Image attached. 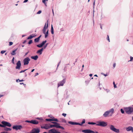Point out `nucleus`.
<instances>
[{"label": "nucleus", "instance_id": "nucleus-1", "mask_svg": "<svg viewBox=\"0 0 133 133\" xmlns=\"http://www.w3.org/2000/svg\"><path fill=\"white\" fill-rule=\"evenodd\" d=\"M97 126H101L102 127H105L107 125V123L103 121H98L96 122Z\"/></svg>", "mask_w": 133, "mask_h": 133}, {"label": "nucleus", "instance_id": "nucleus-2", "mask_svg": "<svg viewBox=\"0 0 133 133\" xmlns=\"http://www.w3.org/2000/svg\"><path fill=\"white\" fill-rule=\"evenodd\" d=\"M126 113L129 115L131 114L133 112V108L131 107H126L124 108Z\"/></svg>", "mask_w": 133, "mask_h": 133}, {"label": "nucleus", "instance_id": "nucleus-3", "mask_svg": "<svg viewBox=\"0 0 133 133\" xmlns=\"http://www.w3.org/2000/svg\"><path fill=\"white\" fill-rule=\"evenodd\" d=\"M110 128L111 130L116 133H118L119 132V129L115 128L113 125H110Z\"/></svg>", "mask_w": 133, "mask_h": 133}, {"label": "nucleus", "instance_id": "nucleus-4", "mask_svg": "<svg viewBox=\"0 0 133 133\" xmlns=\"http://www.w3.org/2000/svg\"><path fill=\"white\" fill-rule=\"evenodd\" d=\"M23 128L20 125H15L13 126L12 128L13 129L17 130H21Z\"/></svg>", "mask_w": 133, "mask_h": 133}, {"label": "nucleus", "instance_id": "nucleus-5", "mask_svg": "<svg viewBox=\"0 0 133 133\" xmlns=\"http://www.w3.org/2000/svg\"><path fill=\"white\" fill-rule=\"evenodd\" d=\"M30 61V59L29 57H26L23 60V63L24 65L28 64Z\"/></svg>", "mask_w": 133, "mask_h": 133}, {"label": "nucleus", "instance_id": "nucleus-6", "mask_svg": "<svg viewBox=\"0 0 133 133\" xmlns=\"http://www.w3.org/2000/svg\"><path fill=\"white\" fill-rule=\"evenodd\" d=\"M40 131V130L38 128H34L32 130L31 132L28 133H39Z\"/></svg>", "mask_w": 133, "mask_h": 133}, {"label": "nucleus", "instance_id": "nucleus-7", "mask_svg": "<svg viewBox=\"0 0 133 133\" xmlns=\"http://www.w3.org/2000/svg\"><path fill=\"white\" fill-rule=\"evenodd\" d=\"M65 82V79H63L62 81H60L58 84V86L59 87L60 86H63Z\"/></svg>", "mask_w": 133, "mask_h": 133}, {"label": "nucleus", "instance_id": "nucleus-8", "mask_svg": "<svg viewBox=\"0 0 133 133\" xmlns=\"http://www.w3.org/2000/svg\"><path fill=\"white\" fill-rule=\"evenodd\" d=\"M82 131L84 133H95V132L89 129L83 130Z\"/></svg>", "mask_w": 133, "mask_h": 133}, {"label": "nucleus", "instance_id": "nucleus-9", "mask_svg": "<svg viewBox=\"0 0 133 133\" xmlns=\"http://www.w3.org/2000/svg\"><path fill=\"white\" fill-rule=\"evenodd\" d=\"M49 133H61L60 132L57 131L54 129H50L49 131Z\"/></svg>", "mask_w": 133, "mask_h": 133}, {"label": "nucleus", "instance_id": "nucleus-10", "mask_svg": "<svg viewBox=\"0 0 133 133\" xmlns=\"http://www.w3.org/2000/svg\"><path fill=\"white\" fill-rule=\"evenodd\" d=\"M47 22H48V21H47ZM46 23H45V24L44 26L43 29V30H42L43 32V33H45V32H46V29H48V22H47V25H46Z\"/></svg>", "mask_w": 133, "mask_h": 133}, {"label": "nucleus", "instance_id": "nucleus-11", "mask_svg": "<svg viewBox=\"0 0 133 133\" xmlns=\"http://www.w3.org/2000/svg\"><path fill=\"white\" fill-rule=\"evenodd\" d=\"M16 65L17 66L16 67V69H19L21 65V62L20 61H18L16 64Z\"/></svg>", "mask_w": 133, "mask_h": 133}, {"label": "nucleus", "instance_id": "nucleus-12", "mask_svg": "<svg viewBox=\"0 0 133 133\" xmlns=\"http://www.w3.org/2000/svg\"><path fill=\"white\" fill-rule=\"evenodd\" d=\"M1 123L2 124H1V127H5L6 126V122L2 121Z\"/></svg>", "mask_w": 133, "mask_h": 133}, {"label": "nucleus", "instance_id": "nucleus-13", "mask_svg": "<svg viewBox=\"0 0 133 133\" xmlns=\"http://www.w3.org/2000/svg\"><path fill=\"white\" fill-rule=\"evenodd\" d=\"M126 130L128 131H133V128L129 126L126 128Z\"/></svg>", "mask_w": 133, "mask_h": 133}, {"label": "nucleus", "instance_id": "nucleus-14", "mask_svg": "<svg viewBox=\"0 0 133 133\" xmlns=\"http://www.w3.org/2000/svg\"><path fill=\"white\" fill-rule=\"evenodd\" d=\"M38 122L35 120H31V123L34 124H37L38 123Z\"/></svg>", "mask_w": 133, "mask_h": 133}, {"label": "nucleus", "instance_id": "nucleus-15", "mask_svg": "<svg viewBox=\"0 0 133 133\" xmlns=\"http://www.w3.org/2000/svg\"><path fill=\"white\" fill-rule=\"evenodd\" d=\"M43 50V48H42L38 50L37 52V53L39 54L40 55H41L42 54V52Z\"/></svg>", "mask_w": 133, "mask_h": 133}, {"label": "nucleus", "instance_id": "nucleus-16", "mask_svg": "<svg viewBox=\"0 0 133 133\" xmlns=\"http://www.w3.org/2000/svg\"><path fill=\"white\" fill-rule=\"evenodd\" d=\"M35 36L36 35L35 34H32V35H30L28 37L27 39H32L33 37H35Z\"/></svg>", "mask_w": 133, "mask_h": 133}, {"label": "nucleus", "instance_id": "nucleus-17", "mask_svg": "<svg viewBox=\"0 0 133 133\" xmlns=\"http://www.w3.org/2000/svg\"><path fill=\"white\" fill-rule=\"evenodd\" d=\"M66 120L63 118H61L59 120V122H63V123H66Z\"/></svg>", "mask_w": 133, "mask_h": 133}, {"label": "nucleus", "instance_id": "nucleus-18", "mask_svg": "<svg viewBox=\"0 0 133 133\" xmlns=\"http://www.w3.org/2000/svg\"><path fill=\"white\" fill-rule=\"evenodd\" d=\"M108 111L109 114L111 113L112 114L114 113V110L113 108H112L110 109L109 110H108Z\"/></svg>", "mask_w": 133, "mask_h": 133}, {"label": "nucleus", "instance_id": "nucleus-19", "mask_svg": "<svg viewBox=\"0 0 133 133\" xmlns=\"http://www.w3.org/2000/svg\"><path fill=\"white\" fill-rule=\"evenodd\" d=\"M31 58L32 59H34V60H36L38 58V56L37 55H36L34 56H32L31 57Z\"/></svg>", "mask_w": 133, "mask_h": 133}, {"label": "nucleus", "instance_id": "nucleus-20", "mask_svg": "<svg viewBox=\"0 0 133 133\" xmlns=\"http://www.w3.org/2000/svg\"><path fill=\"white\" fill-rule=\"evenodd\" d=\"M109 113L108 111H105L103 114V116L105 117H107L108 116V115L109 114Z\"/></svg>", "mask_w": 133, "mask_h": 133}, {"label": "nucleus", "instance_id": "nucleus-21", "mask_svg": "<svg viewBox=\"0 0 133 133\" xmlns=\"http://www.w3.org/2000/svg\"><path fill=\"white\" fill-rule=\"evenodd\" d=\"M41 36H42L41 35H40L38 37V38H35L34 40L35 42H38L39 41V39H40V38L41 37Z\"/></svg>", "mask_w": 133, "mask_h": 133}, {"label": "nucleus", "instance_id": "nucleus-22", "mask_svg": "<svg viewBox=\"0 0 133 133\" xmlns=\"http://www.w3.org/2000/svg\"><path fill=\"white\" fill-rule=\"evenodd\" d=\"M45 34V38H46L48 36V30L45 33H44Z\"/></svg>", "mask_w": 133, "mask_h": 133}, {"label": "nucleus", "instance_id": "nucleus-23", "mask_svg": "<svg viewBox=\"0 0 133 133\" xmlns=\"http://www.w3.org/2000/svg\"><path fill=\"white\" fill-rule=\"evenodd\" d=\"M17 49H15V50H13L12 52L11 53V54L12 55H16V53H15L16 51L17 50Z\"/></svg>", "mask_w": 133, "mask_h": 133}, {"label": "nucleus", "instance_id": "nucleus-24", "mask_svg": "<svg viewBox=\"0 0 133 133\" xmlns=\"http://www.w3.org/2000/svg\"><path fill=\"white\" fill-rule=\"evenodd\" d=\"M48 0H42V2L45 4V6H47V3L46 2H47Z\"/></svg>", "mask_w": 133, "mask_h": 133}, {"label": "nucleus", "instance_id": "nucleus-25", "mask_svg": "<svg viewBox=\"0 0 133 133\" xmlns=\"http://www.w3.org/2000/svg\"><path fill=\"white\" fill-rule=\"evenodd\" d=\"M70 124H71L74 125H76V122H72L71 121H69L68 122Z\"/></svg>", "mask_w": 133, "mask_h": 133}, {"label": "nucleus", "instance_id": "nucleus-26", "mask_svg": "<svg viewBox=\"0 0 133 133\" xmlns=\"http://www.w3.org/2000/svg\"><path fill=\"white\" fill-rule=\"evenodd\" d=\"M4 130H5L8 131H10L11 130V129L10 128H8L6 127H5L4 128Z\"/></svg>", "mask_w": 133, "mask_h": 133}, {"label": "nucleus", "instance_id": "nucleus-27", "mask_svg": "<svg viewBox=\"0 0 133 133\" xmlns=\"http://www.w3.org/2000/svg\"><path fill=\"white\" fill-rule=\"evenodd\" d=\"M60 124L59 123H58V124H55V127L57 128H59L60 126L59 125Z\"/></svg>", "mask_w": 133, "mask_h": 133}, {"label": "nucleus", "instance_id": "nucleus-28", "mask_svg": "<svg viewBox=\"0 0 133 133\" xmlns=\"http://www.w3.org/2000/svg\"><path fill=\"white\" fill-rule=\"evenodd\" d=\"M11 124L9 122H6V126L11 127Z\"/></svg>", "mask_w": 133, "mask_h": 133}, {"label": "nucleus", "instance_id": "nucleus-29", "mask_svg": "<svg viewBox=\"0 0 133 133\" xmlns=\"http://www.w3.org/2000/svg\"><path fill=\"white\" fill-rule=\"evenodd\" d=\"M51 34H54V29H53V28L52 25H51Z\"/></svg>", "mask_w": 133, "mask_h": 133}, {"label": "nucleus", "instance_id": "nucleus-30", "mask_svg": "<svg viewBox=\"0 0 133 133\" xmlns=\"http://www.w3.org/2000/svg\"><path fill=\"white\" fill-rule=\"evenodd\" d=\"M44 128L46 129H47L50 128V127L48 126L47 125H45V126L44 127Z\"/></svg>", "mask_w": 133, "mask_h": 133}, {"label": "nucleus", "instance_id": "nucleus-31", "mask_svg": "<svg viewBox=\"0 0 133 133\" xmlns=\"http://www.w3.org/2000/svg\"><path fill=\"white\" fill-rule=\"evenodd\" d=\"M88 124H92V125H94V124H97L96 123H94V122H89L88 123Z\"/></svg>", "mask_w": 133, "mask_h": 133}, {"label": "nucleus", "instance_id": "nucleus-32", "mask_svg": "<svg viewBox=\"0 0 133 133\" xmlns=\"http://www.w3.org/2000/svg\"><path fill=\"white\" fill-rule=\"evenodd\" d=\"M46 40L44 41H43L41 44V45H42L43 46V45L44 44L46 43Z\"/></svg>", "mask_w": 133, "mask_h": 133}, {"label": "nucleus", "instance_id": "nucleus-33", "mask_svg": "<svg viewBox=\"0 0 133 133\" xmlns=\"http://www.w3.org/2000/svg\"><path fill=\"white\" fill-rule=\"evenodd\" d=\"M37 46L39 48H41L43 46L42 45H41V44H40L38 45H37Z\"/></svg>", "mask_w": 133, "mask_h": 133}, {"label": "nucleus", "instance_id": "nucleus-34", "mask_svg": "<svg viewBox=\"0 0 133 133\" xmlns=\"http://www.w3.org/2000/svg\"><path fill=\"white\" fill-rule=\"evenodd\" d=\"M52 121H55L59 122V120H58L57 119H54V118L52 119Z\"/></svg>", "mask_w": 133, "mask_h": 133}, {"label": "nucleus", "instance_id": "nucleus-35", "mask_svg": "<svg viewBox=\"0 0 133 133\" xmlns=\"http://www.w3.org/2000/svg\"><path fill=\"white\" fill-rule=\"evenodd\" d=\"M49 127H50V128H52L53 127H55V124H53V125H52V124L50 125L49 126Z\"/></svg>", "mask_w": 133, "mask_h": 133}, {"label": "nucleus", "instance_id": "nucleus-36", "mask_svg": "<svg viewBox=\"0 0 133 133\" xmlns=\"http://www.w3.org/2000/svg\"><path fill=\"white\" fill-rule=\"evenodd\" d=\"M46 120L48 121H52V119H46Z\"/></svg>", "mask_w": 133, "mask_h": 133}, {"label": "nucleus", "instance_id": "nucleus-37", "mask_svg": "<svg viewBox=\"0 0 133 133\" xmlns=\"http://www.w3.org/2000/svg\"><path fill=\"white\" fill-rule=\"evenodd\" d=\"M120 111H121V112L122 114H123L124 113V111L123 110V109H121Z\"/></svg>", "mask_w": 133, "mask_h": 133}, {"label": "nucleus", "instance_id": "nucleus-38", "mask_svg": "<svg viewBox=\"0 0 133 133\" xmlns=\"http://www.w3.org/2000/svg\"><path fill=\"white\" fill-rule=\"evenodd\" d=\"M105 91L107 92H109L110 91V90L108 89H104Z\"/></svg>", "mask_w": 133, "mask_h": 133}, {"label": "nucleus", "instance_id": "nucleus-39", "mask_svg": "<svg viewBox=\"0 0 133 133\" xmlns=\"http://www.w3.org/2000/svg\"><path fill=\"white\" fill-rule=\"evenodd\" d=\"M6 52V51L2 50L1 52V53L3 54L4 53Z\"/></svg>", "mask_w": 133, "mask_h": 133}, {"label": "nucleus", "instance_id": "nucleus-40", "mask_svg": "<svg viewBox=\"0 0 133 133\" xmlns=\"http://www.w3.org/2000/svg\"><path fill=\"white\" fill-rule=\"evenodd\" d=\"M48 44V43H47L44 46V47L43 48V49H45L46 47Z\"/></svg>", "mask_w": 133, "mask_h": 133}, {"label": "nucleus", "instance_id": "nucleus-41", "mask_svg": "<svg viewBox=\"0 0 133 133\" xmlns=\"http://www.w3.org/2000/svg\"><path fill=\"white\" fill-rule=\"evenodd\" d=\"M113 84H114V88H117V86H116V85L114 82H113Z\"/></svg>", "mask_w": 133, "mask_h": 133}, {"label": "nucleus", "instance_id": "nucleus-42", "mask_svg": "<svg viewBox=\"0 0 133 133\" xmlns=\"http://www.w3.org/2000/svg\"><path fill=\"white\" fill-rule=\"evenodd\" d=\"M27 70V69L25 70H22L21 71H20L19 72V73H22V72H24L25 71Z\"/></svg>", "mask_w": 133, "mask_h": 133}, {"label": "nucleus", "instance_id": "nucleus-43", "mask_svg": "<svg viewBox=\"0 0 133 133\" xmlns=\"http://www.w3.org/2000/svg\"><path fill=\"white\" fill-rule=\"evenodd\" d=\"M32 43V40H30L29 41V42L28 44H30Z\"/></svg>", "mask_w": 133, "mask_h": 133}, {"label": "nucleus", "instance_id": "nucleus-44", "mask_svg": "<svg viewBox=\"0 0 133 133\" xmlns=\"http://www.w3.org/2000/svg\"><path fill=\"white\" fill-rule=\"evenodd\" d=\"M83 124H82V123H79L76 122V125H82Z\"/></svg>", "mask_w": 133, "mask_h": 133}, {"label": "nucleus", "instance_id": "nucleus-45", "mask_svg": "<svg viewBox=\"0 0 133 133\" xmlns=\"http://www.w3.org/2000/svg\"><path fill=\"white\" fill-rule=\"evenodd\" d=\"M48 116L50 117V118H51L52 119H53V118H54V117L51 115H49Z\"/></svg>", "mask_w": 133, "mask_h": 133}, {"label": "nucleus", "instance_id": "nucleus-46", "mask_svg": "<svg viewBox=\"0 0 133 133\" xmlns=\"http://www.w3.org/2000/svg\"><path fill=\"white\" fill-rule=\"evenodd\" d=\"M41 12L42 11L41 10H39L37 12V14H39L41 13Z\"/></svg>", "mask_w": 133, "mask_h": 133}, {"label": "nucleus", "instance_id": "nucleus-47", "mask_svg": "<svg viewBox=\"0 0 133 133\" xmlns=\"http://www.w3.org/2000/svg\"><path fill=\"white\" fill-rule=\"evenodd\" d=\"M9 45L10 46H11L12 45L13 43L12 42H9Z\"/></svg>", "mask_w": 133, "mask_h": 133}, {"label": "nucleus", "instance_id": "nucleus-48", "mask_svg": "<svg viewBox=\"0 0 133 133\" xmlns=\"http://www.w3.org/2000/svg\"><path fill=\"white\" fill-rule=\"evenodd\" d=\"M25 122L31 123V121L26 120V121H25Z\"/></svg>", "mask_w": 133, "mask_h": 133}, {"label": "nucleus", "instance_id": "nucleus-49", "mask_svg": "<svg viewBox=\"0 0 133 133\" xmlns=\"http://www.w3.org/2000/svg\"><path fill=\"white\" fill-rule=\"evenodd\" d=\"M85 119H83V120L82 122V124H83L84 123H85Z\"/></svg>", "mask_w": 133, "mask_h": 133}, {"label": "nucleus", "instance_id": "nucleus-50", "mask_svg": "<svg viewBox=\"0 0 133 133\" xmlns=\"http://www.w3.org/2000/svg\"><path fill=\"white\" fill-rule=\"evenodd\" d=\"M107 40L109 42H110L109 37L108 35H107Z\"/></svg>", "mask_w": 133, "mask_h": 133}, {"label": "nucleus", "instance_id": "nucleus-51", "mask_svg": "<svg viewBox=\"0 0 133 133\" xmlns=\"http://www.w3.org/2000/svg\"><path fill=\"white\" fill-rule=\"evenodd\" d=\"M14 57H13L12 59V63L14 64Z\"/></svg>", "mask_w": 133, "mask_h": 133}, {"label": "nucleus", "instance_id": "nucleus-52", "mask_svg": "<svg viewBox=\"0 0 133 133\" xmlns=\"http://www.w3.org/2000/svg\"><path fill=\"white\" fill-rule=\"evenodd\" d=\"M66 114L63 113L62 114V115L64 117H65L66 116Z\"/></svg>", "mask_w": 133, "mask_h": 133}, {"label": "nucleus", "instance_id": "nucleus-53", "mask_svg": "<svg viewBox=\"0 0 133 133\" xmlns=\"http://www.w3.org/2000/svg\"><path fill=\"white\" fill-rule=\"evenodd\" d=\"M59 128H61L63 130L64 129V128L63 127H61V126H60Z\"/></svg>", "mask_w": 133, "mask_h": 133}, {"label": "nucleus", "instance_id": "nucleus-54", "mask_svg": "<svg viewBox=\"0 0 133 133\" xmlns=\"http://www.w3.org/2000/svg\"><path fill=\"white\" fill-rule=\"evenodd\" d=\"M116 66V63H114L113 64V67L114 68Z\"/></svg>", "mask_w": 133, "mask_h": 133}, {"label": "nucleus", "instance_id": "nucleus-55", "mask_svg": "<svg viewBox=\"0 0 133 133\" xmlns=\"http://www.w3.org/2000/svg\"><path fill=\"white\" fill-rule=\"evenodd\" d=\"M130 58V61H131L133 59V57H131Z\"/></svg>", "mask_w": 133, "mask_h": 133}, {"label": "nucleus", "instance_id": "nucleus-56", "mask_svg": "<svg viewBox=\"0 0 133 133\" xmlns=\"http://www.w3.org/2000/svg\"><path fill=\"white\" fill-rule=\"evenodd\" d=\"M52 123L54 124H58V123L56 122H52Z\"/></svg>", "mask_w": 133, "mask_h": 133}, {"label": "nucleus", "instance_id": "nucleus-57", "mask_svg": "<svg viewBox=\"0 0 133 133\" xmlns=\"http://www.w3.org/2000/svg\"><path fill=\"white\" fill-rule=\"evenodd\" d=\"M61 63V61H60L58 63V64L57 66V68L58 67L59 65H60Z\"/></svg>", "mask_w": 133, "mask_h": 133}, {"label": "nucleus", "instance_id": "nucleus-58", "mask_svg": "<svg viewBox=\"0 0 133 133\" xmlns=\"http://www.w3.org/2000/svg\"><path fill=\"white\" fill-rule=\"evenodd\" d=\"M28 0H24V1L23 2L24 3H26L28 2Z\"/></svg>", "mask_w": 133, "mask_h": 133}, {"label": "nucleus", "instance_id": "nucleus-59", "mask_svg": "<svg viewBox=\"0 0 133 133\" xmlns=\"http://www.w3.org/2000/svg\"><path fill=\"white\" fill-rule=\"evenodd\" d=\"M38 75V73H35V76Z\"/></svg>", "mask_w": 133, "mask_h": 133}, {"label": "nucleus", "instance_id": "nucleus-60", "mask_svg": "<svg viewBox=\"0 0 133 133\" xmlns=\"http://www.w3.org/2000/svg\"><path fill=\"white\" fill-rule=\"evenodd\" d=\"M95 0L93 3V5H94V6L95 5Z\"/></svg>", "mask_w": 133, "mask_h": 133}, {"label": "nucleus", "instance_id": "nucleus-61", "mask_svg": "<svg viewBox=\"0 0 133 133\" xmlns=\"http://www.w3.org/2000/svg\"><path fill=\"white\" fill-rule=\"evenodd\" d=\"M26 42V40H24L23 42V44H24L25 43V42Z\"/></svg>", "mask_w": 133, "mask_h": 133}, {"label": "nucleus", "instance_id": "nucleus-62", "mask_svg": "<svg viewBox=\"0 0 133 133\" xmlns=\"http://www.w3.org/2000/svg\"><path fill=\"white\" fill-rule=\"evenodd\" d=\"M24 81V80H23V79H22L21 80H19V82H22V81Z\"/></svg>", "mask_w": 133, "mask_h": 133}, {"label": "nucleus", "instance_id": "nucleus-63", "mask_svg": "<svg viewBox=\"0 0 133 133\" xmlns=\"http://www.w3.org/2000/svg\"><path fill=\"white\" fill-rule=\"evenodd\" d=\"M18 80L19 81V79H17L16 80V81L17 82H18Z\"/></svg>", "mask_w": 133, "mask_h": 133}, {"label": "nucleus", "instance_id": "nucleus-64", "mask_svg": "<svg viewBox=\"0 0 133 133\" xmlns=\"http://www.w3.org/2000/svg\"><path fill=\"white\" fill-rule=\"evenodd\" d=\"M103 75L105 76H107V74H103Z\"/></svg>", "mask_w": 133, "mask_h": 133}]
</instances>
